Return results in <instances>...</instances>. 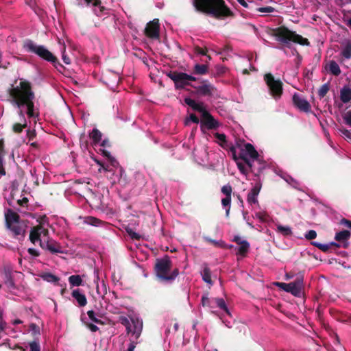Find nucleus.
Listing matches in <instances>:
<instances>
[{
    "label": "nucleus",
    "mask_w": 351,
    "mask_h": 351,
    "mask_svg": "<svg viewBox=\"0 0 351 351\" xmlns=\"http://www.w3.org/2000/svg\"><path fill=\"white\" fill-rule=\"evenodd\" d=\"M196 12L217 20H225L234 16V13L224 0H193Z\"/></svg>",
    "instance_id": "f257e3e1"
},
{
    "label": "nucleus",
    "mask_w": 351,
    "mask_h": 351,
    "mask_svg": "<svg viewBox=\"0 0 351 351\" xmlns=\"http://www.w3.org/2000/svg\"><path fill=\"white\" fill-rule=\"evenodd\" d=\"M9 95L12 99V103L19 108L27 106V114L29 118L36 117L34 102L35 95L29 82L21 80L19 86L10 89Z\"/></svg>",
    "instance_id": "f03ea898"
},
{
    "label": "nucleus",
    "mask_w": 351,
    "mask_h": 351,
    "mask_svg": "<svg viewBox=\"0 0 351 351\" xmlns=\"http://www.w3.org/2000/svg\"><path fill=\"white\" fill-rule=\"evenodd\" d=\"M270 35L287 47H290L291 43L299 44L302 46H309L310 42L306 38L290 30L287 27L282 25L271 29Z\"/></svg>",
    "instance_id": "7ed1b4c3"
},
{
    "label": "nucleus",
    "mask_w": 351,
    "mask_h": 351,
    "mask_svg": "<svg viewBox=\"0 0 351 351\" xmlns=\"http://www.w3.org/2000/svg\"><path fill=\"white\" fill-rule=\"evenodd\" d=\"M172 261L168 255L156 259L154 271L161 281L172 282L179 275L178 268L172 269Z\"/></svg>",
    "instance_id": "20e7f679"
},
{
    "label": "nucleus",
    "mask_w": 351,
    "mask_h": 351,
    "mask_svg": "<svg viewBox=\"0 0 351 351\" xmlns=\"http://www.w3.org/2000/svg\"><path fill=\"white\" fill-rule=\"evenodd\" d=\"M275 285L283 291L291 293L295 297H301L304 293V275L301 273L297 274L294 281L290 283L276 282Z\"/></svg>",
    "instance_id": "39448f33"
},
{
    "label": "nucleus",
    "mask_w": 351,
    "mask_h": 351,
    "mask_svg": "<svg viewBox=\"0 0 351 351\" xmlns=\"http://www.w3.org/2000/svg\"><path fill=\"white\" fill-rule=\"evenodd\" d=\"M23 48L30 53H34L40 58L49 62H57L56 57L43 45H37L32 40H27L23 43Z\"/></svg>",
    "instance_id": "423d86ee"
},
{
    "label": "nucleus",
    "mask_w": 351,
    "mask_h": 351,
    "mask_svg": "<svg viewBox=\"0 0 351 351\" xmlns=\"http://www.w3.org/2000/svg\"><path fill=\"white\" fill-rule=\"evenodd\" d=\"M167 76L169 77L175 84L176 89L184 88L186 86H193L190 81H196L197 78L186 73L178 72L177 71H170L167 73Z\"/></svg>",
    "instance_id": "0eeeda50"
},
{
    "label": "nucleus",
    "mask_w": 351,
    "mask_h": 351,
    "mask_svg": "<svg viewBox=\"0 0 351 351\" xmlns=\"http://www.w3.org/2000/svg\"><path fill=\"white\" fill-rule=\"evenodd\" d=\"M264 80L269 88L271 95L275 99H280L283 93V84L280 80H276L271 73H268L265 74Z\"/></svg>",
    "instance_id": "6e6552de"
},
{
    "label": "nucleus",
    "mask_w": 351,
    "mask_h": 351,
    "mask_svg": "<svg viewBox=\"0 0 351 351\" xmlns=\"http://www.w3.org/2000/svg\"><path fill=\"white\" fill-rule=\"evenodd\" d=\"M120 323L126 328L128 333H131L138 339L141 333L143 328V322L138 319H130L122 316L119 318Z\"/></svg>",
    "instance_id": "1a4fd4ad"
},
{
    "label": "nucleus",
    "mask_w": 351,
    "mask_h": 351,
    "mask_svg": "<svg viewBox=\"0 0 351 351\" xmlns=\"http://www.w3.org/2000/svg\"><path fill=\"white\" fill-rule=\"evenodd\" d=\"M195 89L196 93L201 97H213L217 96V88L208 80H203L199 86H191Z\"/></svg>",
    "instance_id": "9d476101"
},
{
    "label": "nucleus",
    "mask_w": 351,
    "mask_h": 351,
    "mask_svg": "<svg viewBox=\"0 0 351 351\" xmlns=\"http://www.w3.org/2000/svg\"><path fill=\"white\" fill-rule=\"evenodd\" d=\"M220 124L213 116L208 112H204L202 115L200 121L201 130L204 132V130H216L219 127Z\"/></svg>",
    "instance_id": "9b49d317"
},
{
    "label": "nucleus",
    "mask_w": 351,
    "mask_h": 351,
    "mask_svg": "<svg viewBox=\"0 0 351 351\" xmlns=\"http://www.w3.org/2000/svg\"><path fill=\"white\" fill-rule=\"evenodd\" d=\"M293 106L300 112L308 113L311 112V106L309 102L302 95L295 93L292 97Z\"/></svg>",
    "instance_id": "f8f14e48"
},
{
    "label": "nucleus",
    "mask_w": 351,
    "mask_h": 351,
    "mask_svg": "<svg viewBox=\"0 0 351 351\" xmlns=\"http://www.w3.org/2000/svg\"><path fill=\"white\" fill-rule=\"evenodd\" d=\"M48 234L49 230L47 228H43L40 226H35L32 227L30 230L29 240L33 244H36L38 242L40 246V242L43 241L41 239V236L47 237Z\"/></svg>",
    "instance_id": "ddd939ff"
},
{
    "label": "nucleus",
    "mask_w": 351,
    "mask_h": 351,
    "mask_svg": "<svg viewBox=\"0 0 351 351\" xmlns=\"http://www.w3.org/2000/svg\"><path fill=\"white\" fill-rule=\"evenodd\" d=\"M40 247L53 254L64 253L61 245L52 239H48L47 241L43 240V242H40Z\"/></svg>",
    "instance_id": "4468645a"
},
{
    "label": "nucleus",
    "mask_w": 351,
    "mask_h": 351,
    "mask_svg": "<svg viewBox=\"0 0 351 351\" xmlns=\"http://www.w3.org/2000/svg\"><path fill=\"white\" fill-rule=\"evenodd\" d=\"M160 25L158 19H154L149 22L145 29V35L151 38H158L159 37Z\"/></svg>",
    "instance_id": "2eb2a0df"
},
{
    "label": "nucleus",
    "mask_w": 351,
    "mask_h": 351,
    "mask_svg": "<svg viewBox=\"0 0 351 351\" xmlns=\"http://www.w3.org/2000/svg\"><path fill=\"white\" fill-rule=\"evenodd\" d=\"M7 228L12 232L14 237H16L19 239H24L25 236V226H23L21 222L11 225L10 226L7 227Z\"/></svg>",
    "instance_id": "dca6fc26"
},
{
    "label": "nucleus",
    "mask_w": 351,
    "mask_h": 351,
    "mask_svg": "<svg viewBox=\"0 0 351 351\" xmlns=\"http://www.w3.org/2000/svg\"><path fill=\"white\" fill-rule=\"evenodd\" d=\"M5 220L7 228L11 225L20 222V216L18 213L9 208L5 213Z\"/></svg>",
    "instance_id": "f3484780"
},
{
    "label": "nucleus",
    "mask_w": 351,
    "mask_h": 351,
    "mask_svg": "<svg viewBox=\"0 0 351 351\" xmlns=\"http://www.w3.org/2000/svg\"><path fill=\"white\" fill-rule=\"evenodd\" d=\"M261 184L260 182L256 183L255 186L248 193L247 201L250 204L258 203L257 196L258 195L261 189Z\"/></svg>",
    "instance_id": "a211bd4d"
},
{
    "label": "nucleus",
    "mask_w": 351,
    "mask_h": 351,
    "mask_svg": "<svg viewBox=\"0 0 351 351\" xmlns=\"http://www.w3.org/2000/svg\"><path fill=\"white\" fill-rule=\"evenodd\" d=\"M184 103L190 106L193 110L200 112L202 115L204 114V112L207 111L202 103H197L190 97H186L184 99Z\"/></svg>",
    "instance_id": "6ab92c4d"
},
{
    "label": "nucleus",
    "mask_w": 351,
    "mask_h": 351,
    "mask_svg": "<svg viewBox=\"0 0 351 351\" xmlns=\"http://www.w3.org/2000/svg\"><path fill=\"white\" fill-rule=\"evenodd\" d=\"M71 295L75 298L80 306H84L87 304L86 297L84 294L81 293L79 289L72 291Z\"/></svg>",
    "instance_id": "aec40b11"
},
{
    "label": "nucleus",
    "mask_w": 351,
    "mask_h": 351,
    "mask_svg": "<svg viewBox=\"0 0 351 351\" xmlns=\"http://www.w3.org/2000/svg\"><path fill=\"white\" fill-rule=\"evenodd\" d=\"M244 150L247 156L250 157V159L254 161V160H257L258 158V153L255 149L254 147L249 143L244 144Z\"/></svg>",
    "instance_id": "412c9836"
},
{
    "label": "nucleus",
    "mask_w": 351,
    "mask_h": 351,
    "mask_svg": "<svg viewBox=\"0 0 351 351\" xmlns=\"http://www.w3.org/2000/svg\"><path fill=\"white\" fill-rule=\"evenodd\" d=\"M202 280L207 284L212 285L211 271L206 264H204V269L201 272Z\"/></svg>",
    "instance_id": "4be33fe9"
},
{
    "label": "nucleus",
    "mask_w": 351,
    "mask_h": 351,
    "mask_svg": "<svg viewBox=\"0 0 351 351\" xmlns=\"http://www.w3.org/2000/svg\"><path fill=\"white\" fill-rule=\"evenodd\" d=\"M201 302L204 307H208L210 308H215V298H209L208 293L202 296Z\"/></svg>",
    "instance_id": "5701e85b"
},
{
    "label": "nucleus",
    "mask_w": 351,
    "mask_h": 351,
    "mask_svg": "<svg viewBox=\"0 0 351 351\" xmlns=\"http://www.w3.org/2000/svg\"><path fill=\"white\" fill-rule=\"evenodd\" d=\"M340 98L342 102L348 103L351 100V89L348 87H343L341 90Z\"/></svg>",
    "instance_id": "b1692460"
},
{
    "label": "nucleus",
    "mask_w": 351,
    "mask_h": 351,
    "mask_svg": "<svg viewBox=\"0 0 351 351\" xmlns=\"http://www.w3.org/2000/svg\"><path fill=\"white\" fill-rule=\"evenodd\" d=\"M208 72V67L206 64H196L193 67V73L195 75H205Z\"/></svg>",
    "instance_id": "393cba45"
},
{
    "label": "nucleus",
    "mask_w": 351,
    "mask_h": 351,
    "mask_svg": "<svg viewBox=\"0 0 351 351\" xmlns=\"http://www.w3.org/2000/svg\"><path fill=\"white\" fill-rule=\"evenodd\" d=\"M351 234L348 230H342L339 232H337L335 237L336 241H347L350 238Z\"/></svg>",
    "instance_id": "a878e982"
},
{
    "label": "nucleus",
    "mask_w": 351,
    "mask_h": 351,
    "mask_svg": "<svg viewBox=\"0 0 351 351\" xmlns=\"http://www.w3.org/2000/svg\"><path fill=\"white\" fill-rule=\"evenodd\" d=\"M250 250V243L247 241L243 240L239 245V247L237 252V254H239L242 256H245Z\"/></svg>",
    "instance_id": "bb28decb"
},
{
    "label": "nucleus",
    "mask_w": 351,
    "mask_h": 351,
    "mask_svg": "<svg viewBox=\"0 0 351 351\" xmlns=\"http://www.w3.org/2000/svg\"><path fill=\"white\" fill-rule=\"evenodd\" d=\"M328 70L335 76H338L341 73V69L338 64L334 60H331L329 62Z\"/></svg>",
    "instance_id": "cd10ccee"
},
{
    "label": "nucleus",
    "mask_w": 351,
    "mask_h": 351,
    "mask_svg": "<svg viewBox=\"0 0 351 351\" xmlns=\"http://www.w3.org/2000/svg\"><path fill=\"white\" fill-rule=\"evenodd\" d=\"M69 282L72 287H79L83 283L82 278L80 275H72L69 276Z\"/></svg>",
    "instance_id": "c85d7f7f"
},
{
    "label": "nucleus",
    "mask_w": 351,
    "mask_h": 351,
    "mask_svg": "<svg viewBox=\"0 0 351 351\" xmlns=\"http://www.w3.org/2000/svg\"><path fill=\"white\" fill-rule=\"evenodd\" d=\"M40 277L48 282L58 283L60 278L51 273H45Z\"/></svg>",
    "instance_id": "c756f323"
},
{
    "label": "nucleus",
    "mask_w": 351,
    "mask_h": 351,
    "mask_svg": "<svg viewBox=\"0 0 351 351\" xmlns=\"http://www.w3.org/2000/svg\"><path fill=\"white\" fill-rule=\"evenodd\" d=\"M238 156H239V160L240 159L242 160L247 165V167L251 169V171H252V160L249 159L247 157V154H246L244 149H241V152L239 153V155Z\"/></svg>",
    "instance_id": "7c9ffc66"
},
{
    "label": "nucleus",
    "mask_w": 351,
    "mask_h": 351,
    "mask_svg": "<svg viewBox=\"0 0 351 351\" xmlns=\"http://www.w3.org/2000/svg\"><path fill=\"white\" fill-rule=\"evenodd\" d=\"M102 134L97 128H94L90 133V138L93 140L95 144L98 143L101 139Z\"/></svg>",
    "instance_id": "2f4dec72"
},
{
    "label": "nucleus",
    "mask_w": 351,
    "mask_h": 351,
    "mask_svg": "<svg viewBox=\"0 0 351 351\" xmlns=\"http://www.w3.org/2000/svg\"><path fill=\"white\" fill-rule=\"evenodd\" d=\"M215 307L223 310L227 314H230L229 310L226 304V302L223 298H215Z\"/></svg>",
    "instance_id": "473e14b6"
},
{
    "label": "nucleus",
    "mask_w": 351,
    "mask_h": 351,
    "mask_svg": "<svg viewBox=\"0 0 351 351\" xmlns=\"http://www.w3.org/2000/svg\"><path fill=\"white\" fill-rule=\"evenodd\" d=\"M27 124L26 120L23 123H15L12 125V131L16 134H20L23 132V129L27 128Z\"/></svg>",
    "instance_id": "72a5a7b5"
},
{
    "label": "nucleus",
    "mask_w": 351,
    "mask_h": 351,
    "mask_svg": "<svg viewBox=\"0 0 351 351\" xmlns=\"http://www.w3.org/2000/svg\"><path fill=\"white\" fill-rule=\"evenodd\" d=\"M278 232L282 234L283 236H289L292 234V230L289 226H284L282 225H278L277 226Z\"/></svg>",
    "instance_id": "f704fd0d"
},
{
    "label": "nucleus",
    "mask_w": 351,
    "mask_h": 351,
    "mask_svg": "<svg viewBox=\"0 0 351 351\" xmlns=\"http://www.w3.org/2000/svg\"><path fill=\"white\" fill-rule=\"evenodd\" d=\"M341 55L346 59L351 58V42H348L341 51Z\"/></svg>",
    "instance_id": "c9c22d12"
},
{
    "label": "nucleus",
    "mask_w": 351,
    "mask_h": 351,
    "mask_svg": "<svg viewBox=\"0 0 351 351\" xmlns=\"http://www.w3.org/2000/svg\"><path fill=\"white\" fill-rule=\"evenodd\" d=\"M36 221L38 223L37 226H40L43 228H47L49 226V219L46 215L39 216Z\"/></svg>",
    "instance_id": "e433bc0d"
},
{
    "label": "nucleus",
    "mask_w": 351,
    "mask_h": 351,
    "mask_svg": "<svg viewBox=\"0 0 351 351\" xmlns=\"http://www.w3.org/2000/svg\"><path fill=\"white\" fill-rule=\"evenodd\" d=\"M231 204V197H225L221 199V204L223 207H227L226 210V217L229 216Z\"/></svg>",
    "instance_id": "4c0bfd02"
},
{
    "label": "nucleus",
    "mask_w": 351,
    "mask_h": 351,
    "mask_svg": "<svg viewBox=\"0 0 351 351\" xmlns=\"http://www.w3.org/2000/svg\"><path fill=\"white\" fill-rule=\"evenodd\" d=\"M87 315L90 320H92L93 322L99 324H104V322L99 319L97 316H99L98 314L95 313L94 311L90 310L87 312Z\"/></svg>",
    "instance_id": "58836bf2"
},
{
    "label": "nucleus",
    "mask_w": 351,
    "mask_h": 351,
    "mask_svg": "<svg viewBox=\"0 0 351 351\" xmlns=\"http://www.w3.org/2000/svg\"><path fill=\"white\" fill-rule=\"evenodd\" d=\"M330 88L329 84L326 83L323 84L318 90V95L320 98H323L326 96Z\"/></svg>",
    "instance_id": "ea45409f"
},
{
    "label": "nucleus",
    "mask_w": 351,
    "mask_h": 351,
    "mask_svg": "<svg viewBox=\"0 0 351 351\" xmlns=\"http://www.w3.org/2000/svg\"><path fill=\"white\" fill-rule=\"evenodd\" d=\"M117 172L116 177L118 182H121V180H125L126 175L125 173V171L122 168V167H119V168L115 170Z\"/></svg>",
    "instance_id": "a19ab883"
},
{
    "label": "nucleus",
    "mask_w": 351,
    "mask_h": 351,
    "mask_svg": "<svg viewBox=\"0 0 351 351\" xmlns=\"http://www.w3.org/2000/svg\"><path fill=\"white\" fill-rule=\"evenodd\" d=\"M221 191L226 195V197H231L232 188L230 184H228L223 186Z\"/></svg>",
    "instance_id": "79ce46f5"
},
{
    "label": "nucleus",
    "mask_w": 351,
    "mask_h": 351,
    "mask_svg": "<svg viewBox=\"0 0 351 351\" xmlns=\"http://www.w3.org/2000/svg\"><path fill=\"white\" fill-rule=\"evenodd\" d=\"M86 222L90 225L97 226L101 223V221L93 217H88L86 218Z\"/></svg>",
    "instance_id": "37998d69"
},
{
    "label": "nucleus",
    "mask_w": 351,
    "mask_h": 351,
    "mask_svg": "<svg viewBox=\"0 0 351 351\" xmlns=\"http://www.w3.org/2000/svg\"><path fill=\"white\" fill-rule=\"evenodd\" d=\"M237 163L238 169L242 174L247 175L248 173L247 167V165L244 162L243 163L241 161H239Z\"/></svg>",
    "instance_id": "c03bdc74"
},
{
    "label": "nucleus",
    "mask_w": 351,
    "mask_h": 351,
    "mask_svg": "<svg viewBox=\"0 0 351 351\" xmlns=\"http://www.w3.org/2000/svg\"><path fill=\"white\" fill-rule=\"evenodd\" d=\"M95 162L97 165H99L100 166V167L99 169V172H101V170H103L104 171H109V172H111L113 171V169L112 168H110L109 165H105L103 162H101V161H99L98 160H95Z\"/></svg>",
    "instance_id": "a18cd8bd"
},
{
    "label": "nucleus",
    "mask_w": 351,
    "mask_h": 351,
    "mask_svg": "<svg viewBox=\"0 0 351 351\" xmlns=\"http://www.w3.org/2000/svg\"><path fill=\"white\" fill-rule=\"evenodd\" d=\"M343 119L346 125L351 126V110L344 113Z\"/></svg>",
    "instance_id": "49530a36"
},
{
    "label": "nucleus",
    "mask_w": 351,
    "mask_h": 351,
    "mask_svg": "<svg viewBox=\"0 0 351 351\" xmlns=\"http://www.w3.org/2000/svg\"><path fill=\"white\" fill-rule=\"evenodd\" d=\"M30 351H40V345L38 341L34 340L29 343Z\"/></svg>",
    "instance_id": "de8ad7c7"
},
{
    "label": "nucleus",
    "mask_w": 351,
    "mask_h": 351,
    "mask_svg": "<svg viewBox=\"0 0 351 351\" xmlns=\"http://www.w3.org/2000/svg\"><path fill=\"white\" fill-rule=\"evenodd\" d=\"M4 147V140L0 138V162H3V157L5 156Z\"/></svg>",
    "instance_id": "09e8293b"
},
{
    "label": "nucleus",
    "mask_w": 351,
    "mask_h": 351,
    "mask_svg": "<svg viewBox=\"0 0 351 351\" xmlns=\"http://www.w3.org/2000/svg\"><path fill=\"white\" fill-rule=\"evenodd\" d=\"M29 330L32 332L34 335H37L40 334V328L39 326H37L36 324H31L29 325Z\"/></svg>",
    "instance_id": "8fccbe9b"
},
{
    "label": "nucleus",
    "mask_w": 351,
    "mask_h": 351,
    "mask_svg": "<svg viewBox=\"0 0 351 351\" xmlns=\"http://www.w3.org/2000/svg\"><path fill=\"white\" fill-rule=\"evenodd\" d=\"M317 237V232L316 231L313 230H311L309 231H308L306 234H305V238L307 239V240H312V239H315Z\"/></svg>",
    "instance_id": "3c124183"
},
{
    "label": "nucleus",
    "mask_w": 351,
    "mask_h": 351,
    "mask_svg": "<svg viewBox=\"0 0 351 351\" xmlns=\"http://www.w3.org/2000/svg\"><path fill=\"white\" fill-rule=\"evenodd\" d=\"M108 161L110 162V165L112 166V167H111L112 169V168H114V169H115V170H117V169L119 168V167H121V166L119 165V162H118V161H117V160L114 157H112V156H111V157L108 159Z\"/></svg>",
    "instance_id": "603ef678"
},
{
    "label": "nucleus",
    "mask_w": 351,
    "mask_h": 351,
    "mask_svg": "<svg viewBox=\"0 0 351 351\" xmlns=\"http://www.w3.org/2000/svg\"><path fill=\"white\" fill-rule=\"evenodd\" d=\"M57 62H51L53 66L60 72H62V70H64V66L59 62L58 59L56 58Z\"/></svg>",
    "instance_id": "864d4df0"
},
{
    "label": "nucleus",
    "mask_w": 351,
    "mask_h": 351,
    "mask_svg": "<svg viewBox=\"0 0 351 351\" xmlns=\"http://www.w3.org/2000/svg\"><path fill=\"white\" fill-rule=\"evenodd\" d=\"M5 283L8 288H14V280L10 276H6V280H5Z\"/></svg>",
    "instance_id": "5fc2aeb1"
},
{
    "label": "nucleus",
    "mask_w": 351,
    "mask_h": 351,
    "mask_svg": "<svg viewBox=\"0 0 351 351\" xmlns=\"http://www.w3.org/2000/svg\"><path fill=\"white\" fill-rule=\"evenodd\" d=\"M214 136L219 141L218 143H222L226 140V136L224 134L216 132Z\"/></svg>",
    "instance_id": "6e6d98bb"
},
{
    "label": "nucleus",
    "mask_w": 351,
    "mask_h": 351,
    "mask_svg": "<svg viewBox=\"0 0 351 351\" xmlns=\"http://www.w3.org/2000/svg\"><path fill=\"white\" fill-rule=\"evenodd\" d=\"M195 52L198 53V54H201V55H203V56H206L207 55V52H208V49L206 48L205 49H203V48H201L200 47H195Z\"/></svg>",
    "instance_id": "4d7b16f0"
},
{
    "label": "nucleus",
    "mask_w": 351,
    "mask_h": 351,
    "mask_svg": "<svg viewBox=\"0 0 351 351\" xmlns=\"http://www.w3.org/2000/svg\"><path fill=\"white\" fill-rule=\"evenodd\" d=\"M127 232L132 239L139 240L141 239V236L138 233L132 231V230H128Z\"/></svg>",
    "instance_id": "13d9d810"
},
{
    "label": "nucleus",
    "mask_w": 351,
    "mask_h": 351,
    "mask_svg": "<svg viewBox=\"0 0 351 351\" xmlns=\"http://www.w3.org/2000/svg\"><path fill=\"white\" fill-rule=\"evenodd\" d=\"M275 10V9L273 7L271 6H267V7H263L259 9V11L261 12H273Z\"/></svg>",
    "instance_id": "bf43d9fd"
},
{
    "label": "nucleus",
    "mask_w": 351,
    "mask_h": 351,
    "mask_svg": "<svg viewBox=\"0 0 351 351\" xmlns=\"http://www.w3.org/2000/svg\"><path fill=\"white\" fill-rule=\"evenodd\" d=\"M27 252H28V253H29L30 255H32V256H33L38 257V256H40V252H39L37 250H36V249H34V248H29V249L27 250Z\"/></svg>",
    "instance_id": "052dcab7"
},
{
    "label": "nucleus",
    "mask_w": 351,
    "mask_h": 351,
    "mask_svg": "<svg viewBox=\"0 0 351 351\" xmlns=\"http://www.w3.org/2000/svg\"><path fill=\"white\" fill-rule=\"evenodd\" d=\"M36 136V132L34 130L32 131L30 130H27V137L28 138L29 141H32L34 138Z\"/></svg>",
    "instance_id": "680f3d73"
},
{
    "label": "nucleus",
    "mask_w": 351,
    "mask_h": 351,
    "mask_svg": "<svg viewBox=\"0 0 351 351\" xmlns=\"http://www.w3.org/2000/svg\"><path fill=\"white\" fill-rule=\"evenodd\" d=\"M189 119L194 123H198L199 122V118L193 113L191 114Z\"/></svg>",
    "instance_id": "e2e57ef3"
},
{
    "label": "nucleus",
    "mask_w": 351,
    "mask_h": 351,
    "mask_svg": "<svg viewBox=\"0 0 351 351\" xmlns=\"http://www.w3.org/2000/svg\"><path fill=\"white\" fill-rule=\"evenodd\" d=\"M62 58L63 62L66 64H69L71 63V60H70L69 57L65 54V51H64L62 53Z\"/></svg>",
    "instance_id": "0e129e2a"
},
{
    "label": "nucleus",
    "mask_w": 351,
    "mask_h": 351,
    "mask_svg": "<svg viewBox=\"0 0 351 351\" xmlns=\"http://www.w3.org/2000/svg\"><path fill=\"white\" fill-rule=\"evenodd\" d=\"M99 151L101 152V154L105 156L108 160L112 156L110 152H108L106 149H100Z\"/></svg>",
    "instance_id": "69168bd1"
},
{
    "label": "nucleus",
    "mask_w": 351,
    "mask_h": 351,
    "mask_svg": "<svg viewBox=\"0 0 351 351\" xmlns=\"http://www.w3.org/2000/svg\"><path fill=\"white\" fill-rule=\"evenodd\" d=\"M330 249V245L328 244H321L319 246V250H322L324 252H327Z\"/></svg>",
    "instance_id": "338daca9"
},
{
    "label": "nucleus",
    "mask_w": 351,
    "mask_h": 351,
    "mask_svg": "<svg viewBox=\"0 0 351 351\" xmlns=\"http://www.w3.org/2000/svg\"><path fill=\"white\" fill-rule=\"evenodd\" d=\"M340 223H341V225H344V226H346V227H348V228H350V227L351 226V221L348 220V219H345V218H343V219L341 220Z\"/></svg>",
    "instance_id": "774afa93"
}]
</instances>
